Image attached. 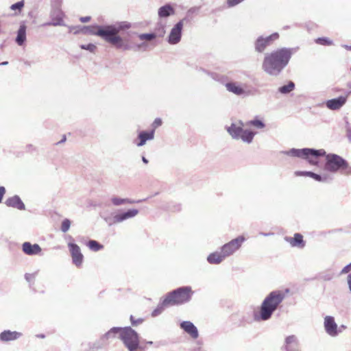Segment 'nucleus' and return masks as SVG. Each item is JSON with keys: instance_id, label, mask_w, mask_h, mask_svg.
I'll return each mask as SVG.
<instances>
[{"instance_id": "f257e3e1", "label": "nucleus", "mask_w": 351, "mask_h": 351, "mask_svg": "<svg viewBox=\"0 0 351 351\" xmlns=\"http://www.w3.org/2000/svg\"><path fill=\"white\" fill-rule=\"evenodd\" d=\"M282 154L304 159L312 165L318 164L317 158L326 156L325 169L331 173L341 171L343 174L351 175V167L348 161L336 154H328L324 149H315L313 148L295 149L292 148L288 151H284Z\"/></svg>"}, {"instance_id": "f03ea898", "label": "nucleus", "mask_w": 351, "mask_h": 351, "mask_svg": "<svg viewBox=\"0 0 351 351\" xmlns=\"http://www.w3.org/2000/svg\"><path fill=\"white\" fill-rule=\"evenodd\" d=\"M293 49L282 47L265 55L262 69L269 75L278 76L288 65Z\"/></svg>"}, {"instance_id": "7ed1b4c3", "label": "nucleus", "mask_w": 351, "mask_h": 351, "mask_svg": "<svg viewBox=\"0 0 351 351\" xmlns=\"http://www.w3.org/2000/svg\"><path fill=\"white\" fill-rule=\"evenodd\" d=\"M285 298V295L281 291L270 292L263 300L260 307L259 313L254 315V319L256 321H267L269 319Z\"/></svg>"}, {"instance_id": "20e7f679", "label": "nucleus", "mask_w": 351, "mask_h": 351, "mask_svg": "<svg viewBox=\"0 0 351 351\" xmlns=\"http://www.w3.org/2000/svg\"><path fill=\"white\" fill-rule=\"evenodd\" d=\"M244 126H246L245 124L239 120L232 122L230 126H226V129L232 138L241 140L243 143L250 144L256 132L248 129L245 130Z\"/></svg>"}, {"instance_id": "39448f33", "label": "nucleus", "mask_w": 351, "mask_h": 351, "mask_svg": "<svg viewBox=\"0 0 351 351\" xmlns=\"http://www.w3.org/2000/svg\"><path fill=\"white\" fill-rule=\"evenodd\" d=\"M193 293L192 289L189 286L179 287L166 295L164 304H169L170 306L183 304L191 300Z\"/></svg>"}, {"instance_id": "423d86ee", "label": "nucleus", "mask_w": 351, "mask_h": 351, "mask_svg": "<svg viewBox=\"0 0 351 351\" xmlns=\"http://www.w3.org/2000/svg\"><path fill=\"white\" fill-rule=\"evenodd\" d=\"M120 334V339L128 351H138L140 348V339L138 334L130 326L123 328Z\"/></svg>"}, {"instance_id": "0eeeda50", "label": "nucleus", "mask_w": 351, "mask_h": 351, "mask_svg": "<svg viewBox=\"0 0 351 351\" xmlns=\"http://www.w3.org/2000/svg\"><path fill=\"white\" fill-rule=\"evenodd\" d=\"M71 29H75L74 34L82 33L83 34L86 35H96L101 38H103L105 41L107 42V40H109L108 36L107 35L106 27L101 26V25H88V26H82V27H71Z\"/></svg>"}, {"instance_id": "6e6552de", "label": "nucleus", "mask_w": 351, "mask_h": 351, "mask_svg": "<svg viewBox=\"0 0 351 351\" xmlns=\"http://www.w3.org/2000/svg\"><path fill=\"white\" fill-rule=\"evenodd\" d=\"M278 38L279 34L277 32L267 36H260L254 41V49L258 53H263L269 46L271 45Z\"/></svg>"}, {"instance_id": "1a4fd4ad", "label": "nucleus", "mask_w": 351, "mask_h": 351, "mask_svg": "<svg viewBox=\"0 0 351 351\" xmlns=\"http://www.w3.org/2000/svg\"><path fill=\"white\" fill-rule=\"evenodd\" d=\"M245 241V239L243 236H239L224 244L221 247V251L226 258L228 257L236 252L241 247Z\"/></svg>"}, {"instance_id": "9d476101", "label": "nucleus", "mask_w": 351, "mask_h": 351, "mask_svg": "<svg viewBox=\"0 0 351 351\" xmlns=\"http://www.w3.org/2000/svg\"><path fill=\"white\" fill-rule=\"evenodd\" d=\"M106 27L108 36L114 37L119 36V33L121 31L130 29L132 25L128 21H121L113 25H106Z\"/></svg>"}, {"instance_id": "9b49d317", "label": "nucleus", "mask_w": 351, "mask_h": 351, "mask_svg": "<svg viewBox=\"0 0 351 351\" xmlns=\"http://www.w3.org/2000/svg\"><path fill=\"white\" fill-rule=\"evenodd\" d=\"M351 91H348L345 95H341L337 98L326 101V106L331 110H339L346 104L348 97Z\"/></svg>"}, {"instance_id": "f8f14e48", "label": "nucleus", "mask_w": 351, "mask_h": 351, "mask_svg": "<svg viewBox=\"0 0 351 351\" xmlns=\"http://www.w3.org/2000/svg\"><path fill=\"white\" fill-rule=\"evenodd\" d=\"M68 246L72 257L73 263L77 267H81L84 256L81 252L80 247L73 243H69Z\"/></svg>"}, {"instance_id": "ddd939ff", "label": "nucleus", "mask_w": 351, "mask_h": 351, "mask_svg": "<svg viewBox=\"0 0 351 351\" xmlns=\"http://www.w3.org/2000/svg\"><path fill=\"white\" fill-rule=\"evenodd\" d=\"M182 29L181 23H176L170 31L167 42L170 45H176L181 40Z\"/></svg>"}, {"instance_id": "4468645a", "label": "nucleus", "mask_w": 351, "mask_h": 351, "mask_svg": "<svg viewBox=\"0 0 351 351\" xmlns=\"http://www.w3.org/2000/svg\"><path fill=\"white\" fill-rule=\"evenodd\" d=\"M180 328L192 339H196L199 337L197 328L190 321H183L180 324Z\"/></svg>"}, {"instance_id": "2eb2a0df", "label": "nucleus", "mask_w": 351, "mask_h": 351, "mask_svg": "<svg viewBox=\"0 0 351 351\" xmlns=\"http://www.w3.org/2000/svg\"><path fill=\"white\" fill-rule=\"evenodd\" d=\"M324 328L326 332L330 336L335 337L337 335V325L335 322V319L331 316H326L324 319Z\"/></svg>"}, {"instance_id": "dca6fc26", "label": "nucleus", "mask_w": 351, "mask_h": 351, "mask_svg": "<svg viewBox=\"0 0 351 351\" xmlns=\"http://www.w3.org/2000/svg\"><path fill=\"white\" fill-rule=\"evenodd\" d=\"M23 252L29 256L40 254L42 249L37 243L32 244L30 242H25L22 245Z\"/></svg>"}, {"instance_id": "f3484780", "label": "nucleus", "mask_w": 351, "mask_h": 351, "mask_svg": "<svg viewBox=\"0 0 351 351\" xmlns=\"http://www.w3.org/2000/svg\"><path fill=\"white\" fill-rule=\"evenodd\" d=\"M297 176H308L319 182H328L330 180L329 176L326 174L319 175L312 171H298L295 172Z\"/></svg>"}, {"instance_id": "a211bd4d", "label": "nucleus", "mask_w": 351, "mask_h": 351, "mask_svg": "<svg viewBox=\"0 0 351 351\" xmlns=\"http://www.w3.org/2000/svg\"><path fill=\"white\" fill-rule=\"evenodd\" d=\"M22 333L17 331L5 330L0 333V341L8 342L15 341L22 337Z\"/></svg>"}, {"instance_id": "6ab92c4d", "label": "nucleus", "mask_w": 351, "mask_h": 351, "mask_svg": "<svg viewBox=\"0 0 351 351\" xmlns=\"http://www.w3.org/2000/svg\"><path fill=\"white\" fill-rule=\"evenodd\" d=\"M138 213V210L135 208L129 209L127 211L117 213L114 215V221L121 223L123 221L136 217Z\"/></svg>"}, {"instance_id": "aec40b11", "label": "nucleus", "mask_w": 351, "mask_h": 351, "mask_svg": "<svg viewBox=\"0 0 351 351\" xmlns=\"http://www.w3.org/2000/svg\"><path fill=\"white\" fill-rule=\"evenodd\" d=\"M109 40L107 42L114 45L117 49H122L124 51L130 50L132 47L123 41L121 36L108 37Z\"/></svg>"}, {"instance_id": "412c9836", "label": "nucleus", "mask_w": 351, "mask_h": 351, "mask_svg": "<svg viewBox=\"0 0 351 351\" xmlns=\"http://www.w3.org/2000/svg\"><path fill=\"white\" fill-rule=\"evenodd\" d=\"M5 204L9 207L15 208L21 210L25 209V204L21 199L20 197L16 195L8 198L5 201Z\"/></svg>"}, {"instance_id": "4be33fe9", "label": "nucleus", "mask_w": 351, "mask_h": 351, "mask_svg": "<svg viewBox=\"0 0 351 351\" xmlns=\"http://www.w3.org/2000/svg\"><path fill=\"white\" fill-rule=\"evenodd\" d=\"M175 14L174 8L169 3H167L160 8L158 10V15L160 19L167 18L170 16Z\"/></svg>"}, {"instance_id": "5701e85b", "label": "nucleus", "mask_w": 351, "mask_h": 351, "mask_svg": "<svg viewBox=\"0 0 351 351\" xmlns=\"http://www.w3.org/2000/svg\"><path fill=\"white\" fill-rule=\"evenodd\" d=\"M154 133H155V130L154 129L152 130L149 132L141 131L138 134V138L139 139V142H138L136 143V145L138 147H141V146L144 145L146 143L147 141L154 139Z\"/></svg>"}, {"instance_id": "b1692460", "label": "nucleus", "mask_w": 351, "mask_h": 351, "mask_svg": "<svg viewBox=\"0 0 351 351\" xmlns=\"http://www.w3.org/2000/svg\"><path fill=\"white\" fill-rule=\"evenodd\" d=\"M286 240L290 243L292 247H298L303 248L305 243L303 240V237L300 233H295L293 237H286Z\"/></svg>"}, {"instance_id": "393cba45", "label": "nucleus", "mask_w": 351, "mask_h": 351, "mask_svg": "<svg viewBox=\"0 0 351 351\" xmlns=\"http://www.w3.org/2000/svg\"><path fill=\"white\" fill-rule=\"evenodd\" d=\"M226 258L222 252H215L210 254L207 257V261L210 264L217 265L221 263Z\"/></svg>"}, {"instance_id": "a878e982", "label": "nucleus", "mask_w": 351, "mask_h": 351, "mask_svg": "<svg viewBox=\"0 0 351 351\" xmlns=\"http://www.w3.org/2000/svg\"><path fill=\"white\" fill-rule=\"evenodd\" d=\"M226 88L228 92L238 96L242 95L245 93L244 89L237 82H230L226 84Z\"/></svg>"}, {"instance_id": "bb28decb", "label": "nucleus", "mask_w": 351, "mask_h": 351, "mask_svg": "<svg viewBox=\"0 0 351 351\" xmlns=\"http://www.w3.org/2000/svg\"><path fill=\"white\" fill-rule=\"evenodd\" d=\"M27 27L25 24H21L17 31V36L15 41L19 46H22L26 40Z\"/></svg>"}, {"instance_id": "cd10ccee", "label": "nucleus", "mask_w": 351, "mask_h": 351, "mask_svg": "<svg viewBox=\"0 0 351 351\" xmlns=\"http://www.w3.org/2000/svg\"><path fill=\"white\" fill-rule=\"evenodd\" d=\"M145 200V199L135 201V200L130 199L128 198H121V197H113L111 199V202L114 206H120V205H123V204H134V203H139V202H141Z\"/></svg>"}, {"instance_id": "c85d7f7f", "label": "nucleus", "mask_w": 351, "mask_h": 351, "mask_svg": "<svg viewBox=\"0 0 351 351\" xmlns=\"http://www.w3.org/2000/svg\"><path fill=\"white\" fill-rule=\"evenodd\" d=\"M198 11L197 8H190L186 14L185 17H184L182 19L180 20L178 23H181L182 27H183L184 23H190L193 19V14L196 13Z\"/></svg>"}, {"instance_id": "c756f323", "label": "nucleus", "mask_w": 351, "mask_h": 351, "mask_svg": "<svg viewBox=\"0 0 351 351\" xmlns=\"http://www.w3.org/2000/svg\"><path fill=\"white\" fill-rule=\"evenodd\" d=\"M123 327H112L104 334L103 338L108 339L114 338L117 335H119V338L120 339V334L123 330Z\"/></svg>"}, {"instance_id": "7c9ffc66", "label": "nucleus", "mask_w": 351, "mask_h": 351, "mask_svg": "<svg viewBox=\"0 0 351 351\" xmlns=\"http://www.w3.org/2000/svg\"><path fill=\"white\" fill-rule=\"evenodd\" d=\"M201 70L203 72H204V73L208 74L209 75H210V77L213 80L220 82L221 84H223L225 86H226V84H228V83L230 82H228V77L226 76V75H219V74L215 73H209V72H207L206 70L202 69H201Z\"/></svg>"}, {"instance_id": "2f4dec72", "label": "nucleus", "mask_w": 351, "mask_h": 351, "mask_svg": "<svg viewBox=\"0 0 351 351\" xmlns=\"http://www.w3.org/2000/svg\"><path fill=\"white\" fill-rule=\"evenodd\" d=\"M295 88V84L292 81H289V83L287 85H284L280 86L278 88V92L281 94H289L291 91H293Z\"/></svg>"}, {"instance_id": "473e14b6", "label": "nucleus", "mask_w": 351, "mask_h": 351, "mask_svg": "<svg viewBox=\"0 0 351 351\" xmlns=\"http://www.w3.org/2000/svg\"><path fill=\"white\" fill-rule=\"evenodd\" d=\"M170 306L169 304H164V299L159 303L158 306L152 311V317H156L159 315H160L163 311L165 310V308Z\"/></svg>"}, {"instance_id": "72a5a7b5", "label": "nucleus", "mask_w": 351, "mask_h": 351, "mask_svg": "<svg viewBox=\"0 0 351 351\" xmlns=\"http://www.w3.org/2000/svg\"><path fill=\"white\" fill-rule=\"evenodd\" d=\"M245 125L246 126H254L256 128L262 129V128H265V124L261 120L253 119V120L246 122Z\"/></svg>"}, {"instance_id": "f704fd0d", "label": "nucleus", "mask_w": 351, "mask_h": 351, "mask_svg": "<svg viewBox=\"0 0 351 351\" xmlns=\"http://www.w3.org/2000/svg\"><path fill=\"white\" fill-rule=\"evenodd\" d=\"M88 247L94 252H98L103 249L104 246L95 240H90L87 243Z\"/></svg>"}, {"instance_id": "c9c22d12", "label": "nucleus", "mask_w": 351, "mask_h": 351, "mask_svg": "<svg viewBox=\"0 0 351 351\" xmlns=\"http://www.w3.org/2000/svg\"><path fill=\"white\" fill-rule=\"evenodd\" d=\"M44 25L62 26L64 25V21L62 16L52 17L51 21L46 23Z\"/></svg>"}, {"instance_id": "e433bc0d", "label": "nucleus", "mask_w": 351, "mask_h": 351, "mask_svg": "<svg viewBox=\"0 0 351 351\" xmlns=\"http://www.w3.org/2000/svg\"><path fill=\"white\" fill-rule=\"evenodd\" d=\"M156 33H145L138 34V37L141 40L151 41L156 38Z\"/></svg>"}, {"instance_id": "4c0bfd02", "label": "nucleus", "mask_w": 351, "mask_h": 351, "mask_svg": "<svg viewBox=\"0 0 351 351\" xmlns=\"http://www.w3.org/2000/svg\"><path fill=\"white\" fill-rule=\"evenodd\" d=\"M296 344H299L297 337L295 335H289L287 337H286L284 346Z\"/></svg>"}, {"instance_id": "58836bf2", "label": "nucleus", "mask_w": 351, "mask_h": 351, "mask_svg": "<svg viewBox=\"0 0 351 351\" xmlns=\"http://www.w3.org/2000/svg\"><path fill=\"white\" fill-rule=\"evenodd\" d=\"M80 47L82 49L89 51L91 53H95L97 49V46L93 43H89L87 45L82 44L80 45Z\"/></svg>"}, {"instance_id": "ea45409f", "label": "nucleus", "mask_w": 351, "mask_h": 351, "mask_svg": "<svg viewBox=\"0 0 351 351\" xmlns=\"http://www.w3.org/2000/svg\"><path fill=\"white\" fill-rule=\"evenodd\" d=\"M71 226V221L69 219H64L61 225V230L63 232H66Z\"/></svg>"}, {"instance_id": "a19ab883", "label": "nucleus", "mask_w": 351, "mask_h": 351, "mask_svg": "<svg viewBox=\"0 0 351 351\" xmlns=\"http://www.w3.org/2000/svg\"><path fill=\"white\" fill-rule=\"evenodd\" d=\"M167 210L172 212H178L181 210V204L178 203H171L168 206Z\"/></svg>"}, {"instance_id": "79ce46f5", "label": "nucleus", "mask_w": 351, "mask_h": 351, "mask_svg": "<svg viewBox=\"0 0 351 351\" xmlns=\"http://www.w3.org/2000/svg\"><path fill=\"white\" fill-rule=\"evenodd\" d=\"M24 6V1L22 0L21 1H18L14 4H12L10 7L11 10H18L19 11H21V9L23 8Z\"/></svg>"}, {"instance_id": "37998d69", "label": "nucleus", "mask_w": 351, "mask_h": 351, "mask_svg": "<svg viewBox=\"0 0 351 351\" xmlns=\"http://www.w3.org/2000/svg\"><path fill=\"white\" fill-rule=\"evenodd\" d=\"M282 350L285 351H300L299 348V344L283 346Z\"/></svg>"}, {"instance_id": "c03bdc74", "label": "nucleus", "mask_w": 351, "mask_h": 351, "mask_svg": "<svg viewBox=\"0 0 351 351\" xmlns=\"http://www.w3.org/2000/svg\"><path fill=\"white\" fill-rule=\"evenodd\" d=\"M316 43L323 45H330L332 44V41L327 38H319L316 40Z\"/></svg>"}, {"instance_id": "a18cd8bd", "label": "nucleus", "mask_w": 351, "mask_h": 351, "mask_svg": "<svg viewBox=\"0 0 351 351\" xmlns=\"http://www.w3.org/2000/svg\"><path fill=\"white\" fill-rule=\"evenodd\" d=\"M332 278L333 275L330 273H323L319 275V278L324 281L330 280Z\"/></svg>"}, {"instance_id": "49530a36", "label": "nucleus", "mask_w": 351, "mask_h": 351, "mask_svg": "<svg viewBox=\"0 0 351 351\" xmlns=\"http://www.w3.org/2000/svg\"><path fill=\"white\" fill-rule=\"evenodd\" d=\"M130 321H131L132 325L135 326H137V325L143 323V319L138 318V319H135L134 316L130 315Z\"/></svg>"}, {"instance_id": "de8ad7c7", "label": "nucleus", "mask_w": 351, "mask_h": 351, "mask_svg": "<svg viewBox=\"0 0 351 351\" xmlns=\"http://www.w3.org/2000/svg\"><path fill=\"white\" fill-rule=\"evenodd\" d=\"M243 1L244 0H227V4L229 8H232L239 4Z\"/></svg>"}, {"instance_id": "09e8293b", "label": "nucleus", "mask_w": 351, "mask_h": 351, "mask_svg": "<svg viewBox=\"0 0 351 351\" xmlns=\"http://www.w3.org/2000/svg\"><path fill=\"white\" fill-rule=\"evenodd\" d=\"M102 218L109 226H112L114 223H118V222L114 221V216L113 217H102Z\"/></svg>"}, {"instance_id": "8fccbe9b", "label": "nucleus", "mask_w": 351, "mask_h": 351, "mask_svg": "<svg viewBox=\"0 0 351 351\" xmlns=\"http://www.w3.org/2000/svg\"><path fill=\"white\" fill-rule=\"evenodd\" d=\"M351 271V263L345 266L341 271L340 274H346Z\"/></svg>"}, {"instance_id": "3c124183", "label": "nucleus", "mask_w": 351, "mask_h": 351, "mask_svg": "<svg viewBox=\"0 0 351 351\" xmlns=\"http://www.w3.org/2000/svg\"><path fill=\"white\" fill-rule=\"evenodd\" d=\"M25 280L30 282L31 281H33L35 278V274H26L25 275Z\"/></svg>"}, {"instance_id": "603ef678", "label": "nucleus", "mask_w": 351, "mask_h": 351, "mask_svg": "<svg viewBox=\"0 0 351 351\" xmlns=\"http://www.w3.org/2000/svg\"><path fill=\"white\" fill-rule=\"evenodd\" d=\"M161 124H162V120H161L160 118H156V119L154 120V123H153V125H153V127H154V128H157V127H158V126L161 125Z\"/></svg>"}, {"instance_id": "864d4df0", "label": "nucleus", "mask_w": 351, "mask_h": 351, "mask_svg": "<svg viewBox=\"0 0 351 351\" xmlns=\"http://www.w3.org/2000/svg\"><path fill=\"white\" fill-rule=\"evenodd\" d=\"M90 20V16H82L80 19V21L82 23H87Z\"/></svg>"}, {"instance_id": "5fc2aeb1", "label": "nucleus", "mask_w": 351, "mask_h": 351, "mask_svg": "<svg viewBox=\"0 0 351 351\" xmlns=\"http://www.w3.org/2000/svg\"><path fill=\"white\" fill-rule=\"evenodd\" d=\"M348 285L349 290L351 292V274H350L348 276Z\"/></svg>"}, {"instance_id": "6e6d98bb", "label": "nucleus", "mask_w": 351, "mask_h": 351, "mask_svg": "<svg viewBox=\"0 0 351 351\" xmlns=\"http://www.w3.org/2000/svg\"><path fill=\"white\" fill-rule=\"evenodd\" d=\"M5 193V187L4 186H0V195H2L3 197Z\"/></svg>"}, {"instance_id": "4d7b16f0", "label": "nucleus", "mask_w": 351, "mask_h": 351, "mask_svg": "<svg viewBox=\"0 0 351 351\" xmlns=\"http://www.w3.org/2000/svg\"><path fill=\"white\" fill-rule=\"evenodd\" d=\"M165 33V27H162L160 30V34H159L160 36H163Z\"/></svg>"}, {"instance_id": "13d9d810", "label": "nucleus", "mask_w": 351, "mask_h": 351, "mask_svg": "<svg viewBox=\"0 0 351 351\" xmlns=\"http://www.w3.org/2000/svg\"><path fill=\"white\" fill-rule=\"evenodd\" d=\"M142 160H143V162L145 164H147V163H148V160H147L145 156H143V157H142Z\"/></svg>"}, {"instance_id": "bf43d9fd", "label": "nucleus", "mask_w": 351, "mask_h": 351, "mask_svg": "<svg viewBox=\"0 0 351 351\" xmlns=\"http://www.w3.org/2000/svg\"><path fill=\"white\" fill-rule=\"evenodd\" d=\"M36 337L38 338H40V339H44L45 337V335L43 334H40V335H37Z\"/></svg>"}, {"instance_id": "052dcab7", "label": "nucleus", "mask_w": 351, "mask_h": 351, "mask_svg": "<svg viewBox=\"0 0 351 351\" xmlns=\"http://www.w3.org/2000/svg\"><path fill=\"white\" fill-rule=\"evenodd\" d=\"M145 45H146V44L145 43H143L141 44L138 45L137 47H138V49H140L141 47L145 46Z\"/></svg>"}, {"instance_id": "680f3d73", "label": "nucleus", "mask_w": 351, "mask_h": 351, "mask_svg": "<svg viewBox=\"0 0 351 351\" xmlns=\"http://www.w3.org/2000/svg\"><path fill=\"white\" fill-rule=\"evenodd\" d=\"M260 234L261 235H263V236H265V237L269 236V235L272 234V233H264V232H261Z\"/></svg>"}, {"instance_id": "e2e57ef3", "label": "nucleus", "mask_w": 351, "mask_h": 351, "mask_svg": "<svg viewBox=\"0 0 351 351\" xmlns=\"http://www.w3.org/2000/svg\"><path fill=\"white\" fill-rule=\"evenodd\" d=\"M65 141H66V136H64L63 138H62V140L60 142H58V143H62L64 142Z\"/></svg>"}, {"instance_id": "0e129e2a", "label": "nucleus", "mask_w": 351, "mask_h": 351, "mask_svg": "<svg viewBox=\"0 0 351 351\" xmlns=\"http://www.w3.org/2000/svg\"><path fill=\"white\" fill-rule=\"evenodd\" d=\"M8 64V62L5 61V62H1L0 65H7Z\"/></svg>"}, {"instance_id": "69168bd1", "label": "nucleus", "mask_w": 351, "mask_h": 351, "mask_svg": "<svg viewBox=\"0 0 351 351\" xmlns=\"http://www.w3.org/2000/svg\"><path fill=\"white\" fill-rule=\"evenodd\" d=\"M147 343L149 344V345H152V344H153V342L152 341H147Z\"/></svg>"}, {"instance_id": "338daca9", "label": "nucleus", "mask_w": 351, "mask_h": 351, "mask_svg": "<svg viewBox=\"0 0 351 351\" xmlns=\"http://www.w3.org/2000/svg\"><path fill=\"white\" fill-rule=\"evenodd\" d=\"M2 199H3V196L0 195V203L2 202Z\"/></svg>"}, {"instance_id": "774afa93", "label": "nucleus", "mask_w": 351, "mask_h": 351, "mask_svg": "<svg viewBox=\"0 0 351 351\" xmlns=\"http://www.w3.org/2000/svg\"><path fill=\"white\" fill-rule=\"evenodd\" d=\"M346 47L351 50V46H346Z\"/></svg>"}]
</instances>
